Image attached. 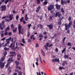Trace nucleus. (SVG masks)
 <instances>
[{
  "label": "nucleus",
  "instance_id": "47",
  "mask_svg": "<svg viewBox=\"0 0 75 75\" xmlns=\"http://www.w3.org/2000/svg\"><path fill=\"white\" fill-rule=\"evenodd\" d=\"M21 10L22 11V14H24V10L22 9H21Z\"/></svg>",
  "mask_w": 75,
  "mask_h": 75
},
{
  "label": "nucleus",
  "instance_id": "45",
  "mask_svg": "<svg viewBox=\"0 0 75 75\" xmlns=\"http://www.w3.org/2000/svg\"><path fill=\"white\" fill-rule=\"evenodd\" d=\"M18 18H19V16L18 15L16 16V20H18Z\"/></svg>",
  "mask_w": 75,
  "mask_h": 75
},
{
  "label": "nucleus",
  "instance_id": "49",
  "mask_svg": "<svg viewBox=\"0 0 75 75\" xmlns=\"http://www.w3.org/2000/svg\"><path fill=\"white\" fill-rule=\"evenodd\" d=\"M21 30H18V34H21Z\"/></svg>",
  "mask_w": 75,
  "mask_h": 75
},
{
  "label": "nucleus",
  "instance_id": "4",
  "mask_svg": "<svg viewBox=\"0 0 75 75\" xmlns=\"http://www.w3.org/2000/svg\"><path fill=\"white\" fill-rule=\"evenodd\" d=\"M4 63H3L2 62H1V60H0V67L1 69H3L4 67Z\"/></svg>",
  "mask_w": 75,
  "mask_h": 75
},
{
  "label": "nucleus",
  "instance_id": "23",
  "mask_svg": "<svg viewBox=\"0 0 75 75\" xmlns=\"http://www.w3.org/2000/svg\"><path fill=\"white\" fill-rule=\"evenodd\" d=\"M16 29H14L13 30V33H15L17 32V28H16Z\"/></svg>",
  "mask_w": 75,
  "mask_h": 75
},
{
  "label": "nucleus",
  "instance_id": "5",
  "mask_svg": "<svg viewBox=\"0 0 75 75\" xmlns=\"http://www.w3.org/2000/svg\"><path fill=\"white\" fill-rule=\"evenodd\" d=\"M15 44H14L12 46V47L11 48V49L13 50V51H14L16 50V49H17V46H16L15 48Z\"/></svg>",
  "mask_w": 75,
  "mask_h": 75
},
{
  "label": "nucleus",
  "instance_id": "59",
  "mask_svg": "<svg viewBox=\"0 0 75 75\" xmlns=\"http://www.w3.org/2000/svg\"><path fill=\"white\" fill-rule=\"evenodd\" d=\"M4 23H5V21H2V23L1 24V25H3V24H4Z\"/></svg>",
  "mask_w": 75,
  "mask_h": 75
},
{
  "label": "nucleus",
  "instance_id": "36",
  "mask_svg": "<svg viewBox=\"0 0 75 75\" xmlns=\"http://www.w3.org/2000/svg\"><path fill=\"white\" fill-rule=\"evenodd\" d=\"M5 59V56H3L2 57L1 59L2 61H3Z\"/></svg>",
  "mask_w": 75,
  "mask_h": 75
},
{
  "label": "nucleus",
  "instance_id": "13",
  "mask_svg": "<svg viewBox=\"0 0 75 75\" xmlns=\"http://www.w3.org/2000/svg\"><path fill=\"white\" fill-rule=\"evenodd\" d=\"M55 6H56V7L57 8V9H59V8H61V6L58 5V4H56L55 5Z\"/></svg>",
  "mask_w": 75,
  "mask_h": 75
},
{
  "label": "nucleus",
  "instance_id": "30",
  "mask_svg": "<svg viewBox=\"0 0 75 75\" xmlns=\"http://www.w3.org/2000/svg\"><path fill=\"white\" fill-rule=\"evenodd\" d=\"M47 3H48V2L45 1L43 3V5H44V4H45V5H47Z\"/></svg>",
  "mask_w": 75,
  "mask_h": 75
},
{
  "label": "nucleus",
  "instance_id": "60",
  "mask_svg": "<svg viewBox=\"0 0 75 75\" xmlns=\"http://www.w3.org/2000/svg\"><path fill=\"white\" fill-rule=\"evenodd\" d=\"M14 54H11V55H9V57H14Z\"/></svg>",
  "mask_w": 75,
  "mask_h": 75
},
{
  "label": "nucleus",
  "instance_id": "1",
  "mask_svg": "<svg viewBox=\"0 0 75 75\" xmlns=\"http://www.w3.org/2000/svg\"><path fill=\"white\" fill-rule=\"evenodd\" d=\"M1 11H4L6 10V5H2L1 6Z\"/></svg>",
  "mask_w": 75,
  "mask_h": 75
},
{
  "label": "nucleus",
  "instance_id": "32",
  "mask_svg": "<svg viewBox=\"0 0 75 75\" xmlns=\"http://www.w3.org/2000/svg\"><path fill=\"white\" fill-rule=\"evenodd\" d=\"M4 49L5 50V51H6L7 50V51H8V50H10V49L9 48H7V47H4Z\"/></svg>",
  "mask_w": 75,
  "mask_h": 75
},
{
  "label": "nucleus",
  "instance_id": "61",
  "mask_svg": "<svg viewBox=\"0 0 75 75\" xmlns=\"http://www.w3.org/2000/svg\"><path fill=\"white\" fill-rule=\"evenodd\" d=\"M20 44L21 45V46H24V44H23L21 43H20Z\"/></svg>",
  "mask_w": 75,
  "mask_h": 75
},
{
  "label": "nucleus",
  "instance_id": "8",
  "mask_svg": "<svg viewBox=\"0 0 75 75\" xmlns=\"http://www.w3.org/2000/svg\"><path fill=\"white\" fill-rule=\"evenodd\" d=\"M66 31H67V30H68L70 28V27L67 24V23H66L64 25Z\"/></svg>",
  "mask_w": 75,
  "mask_h": 75
},
{
  "label": "nucleus",
  "instance_id": "43",
  "mask_svg": "<svg viewBox=\"0 0 75 75\" xmlns=\"http://www.w3.org/2000/svg\"><path fill=\"white\" fill-rule=\"evenodd\" d=\"M17 57H19V58H21V55H20V54H18L17 55Z\"/></svg>",
  "mask_w": 75,
  "mask_h": 75
},
{
  "label": "nucleus",
  "instance_id": "19",
  "mask_svg": "<svg viewBox=\"0 0 75 75\" xmlns=\"http://www.w3.org/2000/svg\"><path fill=\"white\" fill-rule=\"evenodd\" d=\"M11 30L14 29V25H13V23L11 25Z\"/></svg>",
  "mask_w": 75,
  "mask_h": 75
},
{
  "label": "nucleus",
  "instance_id": "7",
  "mask_svg": "<svg viewBox=\"0 0 75 75\" xmlns=\"http://www.w3.org/2000/svg\"><path fill=\"white\" fill-rule=\"evenodd\" d=\"M47 27H48L50 30H52L53 29V25L52 24L51 25H47Z\"/></svg>",
  "mask_w": 75,
  "mask_h": 75
},
{
  "label": "nucleus",
  "instance_id": "17",
  "mask_svg": "<svg viewBox=\"0 0 75 75\" xmlns=\"http://www.w3.org/2000/svg\"><path fill=\"white\" fill-rule=\"evenodd\" d=\"M21 27H22V26H21V24H19L18 25V30H21Z\"/></svg>",
  "mask_w": 75,
  "mask_h": 75
},
{
  "label": "nucleus",
  "instance_id": "56",
  "mask_svg": "<svg viewBox=\"0 0 75 75\" xmlns=\"http://www.w3.org/2000/svg\"><path fill=\"white\" fill-rule=\"evenodd\" d=\"M23 24H26V22L24 20H23Z\"/></svg>",
  "mask_w": 75,
  "mask_h": 75
},
{
  "label": "nucleus",
  "instance_id": "39",
  "mask_svg": "<svg viewBox=\"0 0 75 75\" xmlns=\"http://www.w3.org/2000/svg\"><path fill=\"white\" fill-rule=\"evenodd\" d=\"M5 21H6V22H10V20H8L7 19H5Z\"/></svg>",
  "mask_w": 75,
  "mask_h": 75
},
{
  "label": "nucleus",
  "instance_id": "33",
  "mask_svg": "<svg viewBox=\"0 0 75 75\" xmlns=\"http://www.w3.org/2000/svg\"><path fill=\"white\" fill-rule=\"evenodd\" d=\"M23 20H24V17H22L20 20V22H22Z\"/></svg>",
  "mask_w": 75,
  "mask_h": 75
},
{
  "label": "nucleus",
  "instance_id": "21",
  "mask_svg": "<svg viewBox=\"0 0 75 75\" xmlns=\"http://www.w3.org/2000/svg\"><path fill=\"white\" fill-rule=\"evenodd\" d=\"M72 24V21H70V23H69L68 25L70 27Z\"/></svg>",
  "mask_w": 75,
  "mask_h": 75
},
{
  "label": "nucleus",
  "instance_id": "50",
  "mask_svg": "<svg viewBox=\"0 0 75 75\" xmlns=\"http://www.w3.org/2000/svg\"><path fill=\"white\" fill-rule=\"evenodd\" d=\"M29 18H28H28H25V21H28V19Z\"/></svg>",
  "mask_w": 75,
  "mask_h": 75
},
{
  "label": "nucleus",
  "instance_id": "41",
  "mask_svg": "<svg viewBox=\"0 0 75 75\" xmlns=\"http://www.w3.org/2000/svg\"><path fill=\"white\" fill-rule=\"evenodd\" d=\"M44 37V36H43V35H42L41 34V35H39L38 38H40L41 37H42H42Z\"/></svg>",
  "mask_w": 75,
  "mask_h": 75
},
{
  "label": "nucleus",
  "instance_id": "40",
  "mask_svg": "<svg viewBox=\"0 0 75 75\" xmlns=\"http://www.w3.org/2000/svg\"><path fill=\"white\" fill-rule=\"evenodd\" d=\"M22 42L23 43H25V40H24V38L22 39Z\"/></svg>",
  "mask_w": 75,
  "mask_h": 75
},
{
  "label": "nucleus",
  "instance_id": "38",
  "mask_svg": "<svg viewBox=\"0 0 75 75\" xmlns=\"http://www.w3.org/2000/svg\"><path fill=\"white\" fill-rule=\"evenodd\" d=\"M18 75H22V72H21V71H20L18 72Z\"/></svg>",
  "mask_w": 75,
  "mask_h": 75
},
{
  "label": "nucleus",
  "instance_id": "11",
  "mask_svg": "<svg viewBox=\"0 0 75 75\" xmlns=\"http://www.w3.org/2000/svg\"><path fill=\"white\" fill-rule=\"evenodd\" d=\"M11 37H10L9 38L6 39V41L9 44L10 43V41H11Z\"/></svg>",
  "mask_w": 75,
  "mask_h": 75
},
{
  "label": "nucleus",
  "instance_id": "15",
  "mask_svg": "<svg viewBox=\"0 0 75 75\" xmlns=\"http://www.w3.org/2000/svg\"><path fill=\"white\" fill-rule=\"evenodd\" d=\"M41 8V7L40 6H39L37 9V10H36V12L37 13H38L39 12V11H40V10Z\"/></svg>",
  "mask_w": 75,
  "mask_h": 75
},
{
  "label": "nucleus",
  "instance_id": "58",
  "mask_svg": "<svg viewBox=\"0 0 75 75\" xmlns=\"http://www.w3.org/2000/svg\"><path fill=\"white\" fill-rule=\"evenodd\" d=\"M52 46H53V45L52 44H51L49 45V46L48 47L49 48L51 47H52Z\"/></svg>",
  "mask_w": 75,
  "mask_h": 75
},
{
  "label": "nucleus",
  "instance_id": "24",
  "mask_svg": "<svg viewBox=\"0 0 75 75\" xmlns=\"http://www.w3.org/2000/svg\"><path fill=\"white\" fill-rule=\"evenodd\" d=\"M66 63V61L65 60H64L63 61V63H62V66H64V65H65V64Z\"/></svg>",
  "mask_w": 75,
  "mask_h": 75
},
{
  "label": "nucleus",
  "instance_id": "9",
  "mask_svg": "<svg viewBox=\"0 0 75 75\" xmlns=\"http://www.w3.org/2000/svg\"><path fill=\"white\" fill-rule=\"evenodd\" d=\"M61 4H62V5H64V4H67V1H64L63 0H61Z\"/></svg>",
  "mask_w": 75,
  "mask_h": 75
},
{
  "label": "nucleus",
  "instance_id": "22",
  "mask_svg": "<svg viewBox=\"0 0 75 75\" xmlns=\"http://www.w3.org/2000/svg\"><path fill=\"white\" fill-rule=\"evenodd\" d=\"M64 57L65 59H66V58H68L69 56L68 55H65Z\"/></svg>",
  "mask_w": 75,
  "mask_h": 75
},
{
  "label": "nucleus",
  "instance_id": "34",
  "mask_svg": "<svg viewBox=\"0 0 75 75\" xmlns=\"http://www.w3.org/2000/svg\"><path fill=\"white\" fill-rule=\"evenodd\" d=\"M10 54H16L15 52H10Z\"/></svg>",
  "mask_w": 75,
  "mask_h": 75
},
{
  "label": "nucleus",
  "instance_id": "27",
  "mask_svg": "<svg viewBox=\"0 0 75 75\" xmlns=\"http://www.w3.org/2000/svg\"><path fill=\"white\" fill-rule=\"evenodd\" d=\"M39 47V44H38V42L36 44V46H35V47L36 48H37Z\"/></svg>",
  "mask_w": 75,
  "mask_h": 75
},
{
  "label": "nucleus",
  "instance_id": "62",
  "mask_svg": "<svg viewBox=\"0 0 75 75\" xmlns=\"http://www.w3.org/2000/svg\"><path fill=\"white\" fill-rule=\"evenodd\" d=\"M59 69H60V70H62V67H59Z\"/></svg>",
  "mask_w": 75,
  "mask_h": 75
},
{
  "label": "nucleus",
  "instance_id": "6",
  "mask_svg": "<svg viewBox=\"0 0 75 75\" xmlns=\"http://www.w3.org/2000/svg\"><path fill=\"white\" fill-rule=\"evenodd\" d=\"M52 61L53 62H55V61L56 62H59V58H55L54 59H52Z\"/></svg>",
  "mask_w": 75,
  "mask_h": 75
},
{
  "label": "nucleus",
  "instance_id": "18",
  "mask_svg": "<svg viewBox=\"0 0 75 75\" xmlns=\"http://www.w3.org/2000/svg\"><path fill=\"white\" fill-rule=\"evenodd\" d=\"M10 30V27L8 26L5 29V31H9Z\"/></svg>",
  "mask_w": 75,
  "mask_h": 75
},
{
  "label": "nucleus",
  "instance_id": "44",
  "mask_svg": "<svg viewBox=\"0 0 75 75\" xmlns=\"http://www.w3.org/2000/svg\"><path fill=\"white\" fill-rule=\"evenodd\" d=\"M61 21H59L58 22V25H61Z\"/></svg>",
  "mask_w": 75,
  "mask_h": 75
},
{
  "label": "nucleus",
  "instance_id": "14",
  "mask_svg": "<svg viewBox=\"0 0 75 75\" xmlns=\"http://www.w3.org/2000/svg\"><path fill=\"white\" fill-rule=\"evenodd\" d=\"M13 16V14H11L9 16V19L10 20V21H11V20H12V19H13V18L12 17Z\"/></svg>",
  "mask_w": 75,
  "mask_h": 75
},
{
  "label": "nucleus",
  "instance_id": "63",
  "mask_svg": "<svg viewBox=\"0 0 75 75\" xmlns=\"http://www.w3.org/2000/svg\"><path fill=\"white\" fill-rule=\"evenodd\" d=\"M36 64L37 66H38L39 64H38V62H36Z\"/></svg>",
  "mask_w": 75,
  "mask_h": 75
},
{
  "label": "nucleus",
  "instance_id": "26",
  "mask_svg": "<svg viewBox=\"0 0 75 75\" xmlns=\"http://www.w3.org/2000/svg\"><path fill=\"white\" fill-rule=\"evenodd\" d=\"M65 39H66V37L64 38L62 40V43L63 44H64L65 40Z\"/></svg>",
  "mask_w": 75,
  "mask_h": 75
},
{
  "label": "nucleus",
  "instance_id": "37",
  "mask_svg": "<svg viewBox=\"0 0 75 75\" xmlns=\"http://www.w3.org/2000/svg\"><path fill=\"white\" fill-rule=\"evenodd\" d=\"M28 29H30V27L31 26V24L28 25Z\"/></svg>",
  "mask_w": 75,
  "mask_h": 75
},
{
  "label": "nucleus",
  "instance_id": "31",
  "mask_svg": "<svg viewBox=\"0 0 75 75\" xmlns=\"http://www.w3.org/2000/svg\"><path fill=\"white\" fill-rule=\"evenodd\" d=\"M65 50H66V48H64V49L63 50H62V54L64 53V52H65Z\"/></svg>",
  "mask_w": 75,
  "mask_h": 75
},
{
  "label": "nucleus",
  "instance_id": "20",
  "mask_svg": "<svg viewBox=\"0 0 75 75\" xmlns=\"http://www.w3.org/2000/svg\"><path fill=\"white\" fill-rule=\"evenodd\" d=\"M15 64H16V66H17V65H19V62H18L17 61H15Z\"/></svg>",
  "mask_w": 75,
  "mask_h": 75
},
{
  "label": "nucleus",
  "instance_id": "42",
  "mask_svg": "<svg viewBox=\"0 0 75 75\" xmlns=\"http://www.w3.org/2000/svg\"><path fill=\"white\" fill-rule=\"evenodd\" d=\"M30 32L29 31H28V37L29 36H30Z\"/></svg>",
  "mask_w": 75,
  "mask_h": 75
},
{
  "label": "nucleus",
  "instance_id": "25",
  "mask_svg": "<svg viewBox=\"0 0 75 75\" xmlns=\"http://www.w3.org/2000/svg\"><path fill=\"white\" fill-rule=\"evenodd\" d=\"M37 4L39 5L40 4V0H37Z\"/></svg>",
  "mask_w": 75,
  "mask_h": 75
},
{
  "label": "nucleus",
  "instance_id": "2",
  "mask_svg": "<svg viewBox=\"0 0 75 75\" xmlns=\"http://www.w3.org/2000/svg\"><path fill=\"white\" fill-rule=\"evenodd\" d=\"M54 8V5H50V6H48L47 8L48 10H51L53 8Z\"/></svg>",
  "mask_w": 75,
  "mask_h": 75
},
{
  "label": "nucleus",
  "instance_id": "35",
  "mask_svg": "<svg viewBox=\"0 0 75 75\" xmlns=\"http://www.w3.org/2000/svg\"><path fill=\"white\" fill-rule=\"evenodd\" d=\"M67 46H69V47H70V46H71V43H70V42H69L67 43Z\"/></svg>",
  "mask_w": 75,
  "mask_h": 75
},
{
  "label": "nucleus",
  "instance_id": "48",
  "mask_svg": "<svg viewBox=\"0 0 75 75\" xmlns=\"http://www.w3.org/2000/svg\"><path fill=\"white\" fill-rule=\"evenodd\" d=\"M34 35H33L31 36V37H30V38L31 40H32V39H33V37H34Z\"/></svg>",
  "mask_w": 75,
  "mask_h": 75
},
{
  "label": "nucleus",
  "instance_id": "29",
  "mask_svg": "<svg viewBox=\"0 0 75 75\" xmlns=\"http://www.w3.org/2000/svg\"><path fill=\"white\" fill-rule=\"evenodd\" d=\"M5 32L4 35H8V32H7V31L5 30Z\"/></svg>",
  "mask_w": 75,
  "mask_h": 75
},
{
  "label": "nucleus",
  "instance_id": "10",
  "mask_svg": "<svg viewBox=\"0 0 75 75\" xmlns=\"http://www.w3.org/2000/svg\"><path fill=\"white\" fill-rule=\"evenodd\" d=\"M50 43L47 42L46 43V46L45 45L44 46V47L46 50H48V47H49L48 45H50Z\"/></svg>",
  "mask_w": 75,
  "mask_h": 75
},
{
  "label": "nucleus",
  "instance_id": "46",
  "mask_svg": "<svg viewBox=\"0 0 75 75\" xmlns=\"http://www.w3.org/2000/svg\"><path fill=\"white\" fill-rule=\"evenodd\" d=\"M7 54V52H4V56H5Z\"/></svg>",
  "mask_w": 75,
  "mask_h": 75
},
{
  "label": "nucleus",
  "instance_id": "12",
  "mask_svg": "<svg viewBox=\"0 0 75 75\" xmlns=\"http://www.w3.org/2000/svg\"><path fill=\"white\" fill-rule=\"evenodd\" d=\"M13 58V57H10L9 58V59L7 60V62H9V61H11L12 62H13L14 61V60L12 59Z\"/></svg>",
  "mask_w": 75,
  "mask_h": 75
},
{
  "label": "nucleus",
  "instance_id": "64",
  "mask_svg": "<svg viewBox=\"0 0 75 75\" xmlns=\"http://www.w3.org/2000/svg\"><path fill=\"white\" fill-rule=\"evenodd\" d=\"M73 74H74V73L73 72H72L70 74V75H73Z\"/></svg>",
  "mask_w": 75,
  "mask_h": 75
},
{
  "label": "nucleus",
  "instance_id": "3",
  "mask_svg": "<svg viewBox=\"0 0 75 75\" xmlns=\"http://www.w3.org/2000/svg\"><path fill=\"white\" fill-rule=\"evenodd\" d=\"M61 16V15L60 14V12L58 11L56 13L55 15V17H60Z\"/></svg>",
  "mask_w": 75,
  "mask_h": 75
},
{
  "label": "nucleus",
  "instance_id": "54",
  "mask_svg": "<svg viewBox=\"0 0 75 75\" xmlns=\"http://www.w3.org/2000/svg\"><path fill=\"white\" fill-rule=\"evenodd\" d=\"M8 35H12V33L11 32H9L8 33Z\"/></svg>",
  "mask_w": 75,
  "mask_h": 75
},
{
  "label": "nucleus",
  "instance_id": "52",
  "mask_svg": "<svg viewBox=\"0 0 75 75\" xmlns=\"http://www.w3.org/2000/svg\"><path fill=\"white\" fill-rule=\"evenodd\" d=\"M6 40V38H4L2 39H1V41H4Z\"/></svg>",
  "mask_w": 75,
  "mask_h": 75
},
{
  "label": "nucleus",
  "instance_id": "57",
  "mask_svg": "<svg viewBox=\"0 0 75 75\" xmlns=\"http://www.w3.org/2000/svg\"><path fill=\"white\" fill-rule=\"evenodd\" d=\"M68 20L69 21H71V16L69 17Z\"/></svg>",
  "mask_w": 75,
  "mask_h": 75
},
{
  "label": "nucleus",
  "instance_id": "55",
  "mask_svg": "<svg viewBox=\"0 0 75 75\" xmlns=\"http://www.w3.org/2000/svg\"><path fill=\"white\" fill-rule=\"evenodd\" d=\"M49 18L50 20L52 19V17L51 16H50L49 17Z\"/></svg>",
  "mask_w": 75,
  "mask_h": 75
},
{
  "label": "nucleus",
  "instance_id": "53",
  "mask_svg": "<svg viewBox=\"0 0 75 75\" xmlns=\"http://www.w3.org/2000/svg\"><path fill=\"white\" fill-rule=\"evenodd\" d=\"M13 43H11V45L9 46V47L11 48V47H12V46H13Z\"/></svg>",
  "mask_w": 75,
  "mask_h": 75
},
{
  "label": "nucleus",
  "instance_id": "51",
  "mask_svg": "<svg viewBox=\"0 0 75 75\" xmlns=\"http://www.w3.org/2000/svg\"><path fill=\"white\" fill-rule=\"evenodd\" d=\"M61 11L62 12V13H64V9H63V8H62L61 9Z\"/></svg>",
  "mask_w": 75,
  "mask_h": 75
},
{
  "label": "nucleus",
  "instance_id": "16",
  "mask_svg": "<svg viewBox=\"0 0 75 75\" xmlns=\"http://www.w3.org/2000/svg\"><path fill=\"white\" fill-rule=\"evenodd\" d=\"M41 51L42 52V54L43 55V57H45V53L44 52V51L42 50V49H41Z\"/></svg>",
  "mask_w": 75,
  "mask_h": 75
},
{
  "label": "nucleus",
  "instance_id": "28",
  "mask_svg": "<svg viewBox=\"0 0 75 75\" xmlns=\"http://www.w3.org/2000/svg\"><path fill=\"white\" fill-rule=\"evenodd\" d=\"M9 1V0H5V1H4L5 4H7V3Z\"/></svg>",
  "mask_w": 75,
  "mask_h": 75
}]
</instances>
